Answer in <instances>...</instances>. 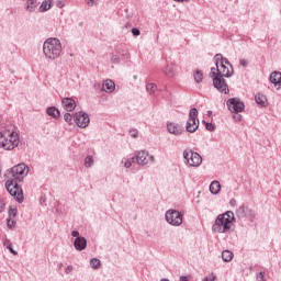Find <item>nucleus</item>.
<instances>
[{
    "label": "nucleus",
    "mask_w": 281,
    "mask_h": 281,
    "mask_svg": "<svg viewBox=\"0 0 281 281\" xmlns=\"http://www.w3.org/2000/svg\"><path fill=\"white\" fill-rule=\"evenodd\" d=\"M167 131L171 135H176L177 137L183 133V126L179 123L167 122Z\"/></svg>",
    "instance_id": "obj_13"
},
{
    "label": "nucleus",
    "mask_w": 281,
    "mask_h": 281,
    "mask_svg": "<svg viewBox=\"0 0 281 281\" xmlns=\"http://www.w3.org/2000/svg\"><path fill=\"white\" fill-rule=\"evenodd\" d=\"M43 54L47 60H56L63 54V44L56 37L47 38L43 44Z\"/></svg>",
    "instance_id": "obj_3"
},
{
    "label": "nucleus",
    "mask_w": 281,
    "mask_h": 281,
    "mask_svg": "<svg viewBox=\"0 0 281 281\" xmlns=\"http://www.w3.org/2000/svg\"><path fill=\"white\" fill-rule=\"evenodd\" d=\"M236 221L234 212L226 211L223 214L217 215L212 226V232L215 234H232V223Z\"/></svg>",
    "instance_id": "obj_2"
},
{
    "label": "nucleus",
    "mask_w": 281,
    "mask_h": 281,
    "mask_svg": "<svg viewBox=\"0 0 281 281\" xmlns=\"http://www.w3.org/2000/svg\"><path fill=\"white\" fill-rule=\"evenodd\" d=\"M14 225H16V221H14V218H12V217H9V218L7 220V227H8L9 229H12V227H14Z\"/></svg>",
    "instance_id": "obj_32"
},
{
    "label": "nucleus",
    "mask_w": 281,
    "mask_h": 281,
    "mask_svg": "<svg viewBox=\"0 0 281 281\" xmlns=\"http://www.w3.org/2000/svg\"><path fill=\"white\" fill-rule=\"evenodd\" d=\"M146 91L150 94H153L155 91H157V85L155 83H147L146 85Z\"/></svg>",
    "instance_id": "obj_31"
},
{
    "label": "nucleus",
    "mask_w": 281,
    "mask_h": 281,
    "mask_svg": "<svg viewBox=\"0 0 281 281\" xmlns=\"http://www.w3.org/2000/svg\"><path fill=\"white\" fill-rule=\"evenodd\" d=\"M255 100H256V102H257V104H258L259 106H267V102H268L267 95H265V94H262V93H257V94L255 95Z\"/></svg>",
    "instance_id": "obj_19"
},
{
    "label": "nucleus",
    "mask_w": 281,
    "mask_h": 281,
    "mask_svg": "<svg viewBox=\"0 0 281 281\" xmlns=\"http://www.w3.org/2000/svg\"><path fill=\"white\" fill-rule=\"evenodd\" d=\"M71 236H72L74 238H82V236H80V232H78V231H72V232H71Z\"/></svg>",
    "instance_id": "obj_40"
},
{
    "label": "nucleus",
    "mask_w": 281,
    "mask_h": 281,
    "mask_svg": "<svg viewBox=\"0 0 281 281\" xmlns=\"http://www.w3.org/2000/svg\"><path fill=\"white\" fill-rule=\"evenodd\" d=\"M215 280H216V277L213 276L212 278L205 277L202 281H215Z\"/></svg>",
    "instance_id": "obj_46"
},
{
    "label": "nucleus",
    "mask_w": 281,
    "mask_h": 281,
    "mask_svg": "<svg viewBox=\"0 0 281 281\" xmlns=\"http://www.w3.org/2000/svg\"><path fill=\"white\" fill-rule=\"evenodd\" d=\"M239 64L241 65V67H247V65H249V61H247V59H240Z\"/></svg>",
    "instance_id": "obj_42"
},
{
    "label": "nucleus",
    "mask_w": 281,
    "mask_h": 281,
    "mask_svg": "<svg viewBox=\"0 0 281 281\" xmlns=\"http://www.w3.org/2000/svg\"><path fill=\"white\" fill-rule=\"evenodd\" d=\"M132 34H133V36H139V34H142V32L139 31V29L133 27L132 29Z\"/></svg>",
    "instance_id": "obj_39"
},
{
    "label": "nucleus",
    "mask_w": 281,
    "mask_h": 281,
    "mask_svg": "<svg viewBox=\"0 0 281 281\" xmlns=\"http://www.w3.org/2000/svg\"><path fill=\"white\" fill-rule=\"evenodd\" d=\"M164 74H166L169 78H175V64H167L166 68L164 69Z\"/></svg>",
    "instance_id": "obj_21"
},
{
    "label": "nucleus",
    "mask_w": 281,
    "mask_h": 281,
    "mask_svg": "<svg viewBox=\"0 0 281 281\" xmlns=\"http://www.w3.org/2000/svg\"><path fill=\"white\" fill-rule=\"evenodd\" d=\"M7 249H9L10 254L13 256H19V252L12 248V244L7 245Z\"/></svg>",
    "instance_id": "obj_36"
},
{
    "label": "nucleus",
    "mask_w": 281,
    "mask_h": 281,
    "mask_svg": "<svg viewBox=\"0 0 281 281\" xmlns=\"http://www.w3.org/2000/svg\"><path fill=\"white\" fill-rule=\"evenodd\" d=\"M229 205H231V207H236V199H232L229 201Z\"/></svg>",
    "instance_id": "obj_45"
},
{
    "label": "nucleus",
    "mask_w": 281,
    "mask_h": 281,
    "mask_svg": "<svg viewBox=\"0 0 281 281\" xmlns=\"http://www.w3.org/2000/svg\"><path fill=\"white\" fill-rule=\"evenodd\" d=\"M207 115H212V111L211 110L207 111Z\"/></svg>",
    "instance_id": "obj_52"
},
{
    "label": "nucleus",
    "mask_w": 281,
    "mask_h": 281,
    "mask_svg": "<svg viewBox=\"0 0 281 281\" xmlns=\"http://www.w3.org/2000/svg\"><path fill=\"white\" fill-rule=\"evenodd\" d=\"M214 63L217 76H222L224 78H232L234 76V66H232L229 59L223 57V54H216L214 56Z\"/></svg>",
    "instance_id": "obj_4"
},
{
    "label": "nucleus",
    "mask_w": 281,
    "mask_h": 281,
    "mask_svg": "<svg viewBox=\"0 0 281 281\" xmlns=\"http://www.w3.org/2000/svg\"><path fill=\"white\" fill-rule=\"evenodd\" d=\"M57 8H65V3L63 1H57L56 3Z\"/></svg>",
    "instance_id": "obj_47"
},
{
    "label": "nucleus",
    "mask_w": 281,
    "mask_h": 281,
    "mask_svg": "<svg viewBox=\"0 0 281 281\" xmlns=\"http://www.w3.org/2000/svg\"><path fill=\"white\" fill-rule=\"evenodd\" d=\"M180 281H190V277L182 276L180 277Z\"/></svg>",
    "instance_id": "obj_48"
},
{
    "label": "nucleus",
    "mask_w": 281,
    "mask_h": 281,
    "mask_svg": "<svg viewBox=\"0 0 281 281\" xmlns=\"http://www.w3.org/2000/svg\"><path fill=\"white\" fill-rule=\"evenodd\" d=\"M210 192L211 194H218L221 192V182L214 180L210 184Z\"/></svg>",
    "instance_id": "obj_20"
},
{
    "label": "nucleus",
    "mask_w": 281,
    "mask_h": 281,
    "mask_svg": "<svg viewBox=\"0 0 281 281\" xmlns=\"http://www.w3.org/2000/svg\"><path fill=\"white\" fill-rule=\"evenodd\" d=\"M0 207H3V204H0Z\"/></svg>",
    "instance_id": "obj_54"
},
{
    "label": "nucleus",
    "mask_w": 281,
    "mask_h": 281,
    "mask_svg": "<svg viewBox=\"0 0 281 281\" xmlns=\"http://www.w3.org/2000/svg\"><path fill=\"white\" fill-rule=\"evenodd\" d=\"M61 104L65 111L71 112L76 109V101L71 98H64L61 100Z\"/></svg>",
    "instance_id": "obj_15"
},
{
    "label": "nucleus",
    "mask_w": 281,
    "mask_h": 281,
    "mask_svg": "<svg viewBox=\"0 0 281 281\" xmlns=\"http://www.w3.org/2000/svg\"><path fill=\"white\" fill-rule=\"evenodd\" d=\"M94 164L93 156H87L85 158V167L86 168H92Z\"/></svg>",
    "instance_id": "obj_30"
},
{
    "label": "nucleus",
    "mask_w": 281,
    "mask_h": 281,
    "mask_svg": "<svg viewBox=\"0 0 281 281\" xmlns=\"http://www.w3.org/2000/svg\"><path fill=\"white\" fill-rule=\"evenodd\" d=\"M133 166V164L131 162V159H126L125 161H124V167L125 168H131Z\"/></svg>",
    "instance_id": "obj_41"
},
{
    "label": "nucleus",
    "mask_w": 281,
    "mask_h": 281,
    "mask_svg": "<svg viewBox=\"0 0 281 281\" xmlns=\"http://www.w3.org/2000/svg\"><path fill=\"white\" fill-rule=\"evenodd\" d=\"M19 134L13 130L0 131V148L3 150H14L19 146Z\"/></svg>",
    "instance_id": "obj_5"
},
{
    "label": "nucleus",
    "mask_w": 281,
    "mask_h": 281,
    "mask_svg": "<svg viewBox=\"0 0 281 281\" xmlns=\"http://www.w3.org/2000/svg\"><path fill=\"white\" fill-rule=\"evenodd\" d=\"M270 82L277 87V89H281V72L274 71L270 75Z\"/></svg>",
    "instance_id": "obj_16"
},
{
    "label": "nucleus",
    "mask_w": 281,
    "mask_h": 281,
    "mask_svg": "<svg viewBox=\"0 0 281 281\" xmlns=\"http://www.w3.org/2000/svg\"><path fill=\"white\" fill-rule=\"evenodd\" d=\"M64 120H65V122H67V124H69L71 126V121L74 120V116L69 113H66L64 115Z\"/></svg>",
    "instance_id": "obj_33"
},
{
    "label": "nucleus",
    "mask_w": 281,
    "mask_h": 281,
    "mask_svg": "<svg viewBox=\"0 0 281 281\" xmlns=\"http://www.w3.org/2000/svg\"><path fill=\"white\" fill-rule=\"evenodd\" d=\"M199 110L196 108H192L189 111V119L186 124L187 133H196L199 131Z\"/></svg>",
    "instance_id": "obj_8"
},
{
    "label": "nucleus",
    "mask_w": 281,
    "mask_h": 281,
    "mask_svg": "<svg viewBox=\"0 0 281 281\" xmlns=\"http://www.w3.org/2000/svg\"><path fill=\"white\" fill-rule=\"evenodd\" d=\"M36 0H29L26 2V7H25V10L26 12H36Z\"/></svg>",
    "instance_id": "obj_24"
},
{
    "label": "nucleus",
    "mask_w": 281,
    "mask_h": 281,
    "mask_svg": "<svg viewBox=\"0 0 281 281\" xmlns=\"http://www.w3.org/2000/svg\"><path fill=\"white\" fill-rule=\"evenodd\" d=\"M74 119L79 128H87V126H89V123L91 122V119H89V114H87L85 111L77 112Z\"/></svg>",
    "instance_id": "obj_11"
},
{
    "label": "nucleus",
    "mask_w": 281,
    "mask_h": 281,
    "mask_svg": "<svg viewBox=\"0 0 281 281\" xmlns=\"http://www.w3.org/2000/svg\"><path fill=\"white\" fill-rule=\"evenodd\" d=\"M102 91H105V93H113V91H115V82L111 79L105 80L102 86Z\"/></svg>",
    "instance_id": "obj_17"
},
{
    "label": "nucleus",
    "mask_w": 281,
    "mask_h": 281,
    "mask_svg": "<svg viewBox=\"0 0 281 281\" xmlns=\"http://www.w3.org/2000/svg\"><path fill=\"white\" fill-rule=\"evenodd\" d=\"M111 63L114 65H120V57L117 55H112Z\"/></svg>",
    "instance_id": "obj_37"
},
{
    "label": "nucleus",
    "mask_w": 281,
    "mask_h": 281,
    "mask_svg": "<svg viewBox=\"0 0 281 281\" xmlns=\"http://www.w3.org/2000/svg\"><path fill=\"white\" fill-rule=\"evenodd\" d=\"M222 259L224 260V262H232V260H234V252H232L231 250H224L222 252Z\"/></svg>",
    "instance_id": "obj_23"
},
{
    "label": "nucleus",
    "mask_w": 281,
    "mask_h": 281,
    "mask_svg": "<svg viewBox=\"0 0 281 281\" xmlns=\"http://www.w3.org/2000/svg\"><path fill=\"white\" fill-rule=\"evenodd\" d=\"M74 247L77 251H85V249H87V238L83 236L75 238Z\"/></svg>",
    "instance_id": "obj_14"
},
{
    "label": "nucleus",
    "mask_w": 281,
    "mask_h": 281,
    "mask_svg": "<svg viewBox=\"0 0 281 281\" xmlns=\"http://www.w3.org/2000/svg\"><path fill=\"white\" fill-rule=\"evenodd\" d=\"M123 56H125V58H131V55L128 53H123Z\"/></svg>",
    "instance_id": "obj_50"
},
{
    "label": "nucleus",
    "mask_w": 281,
    "mask_h": 281,
    "mask_svg": "<svg viewBox=\"0 0 281 281\" xmlns=\"http://www.w3.org/2000/svg\"><path fill=\"white\" fill-rule=\"evenodd\" d=\"M165 218L169 225H172L173 227H179L183 224V213L170 209L166 212Z\"/></svg>",
    "instance_id": "obj_9"
},
{
    "label": "nucleus",
    "mask_w": 281,
    "mask_h": 281,
    "mask_svg": "<svg viewBox=\"0 0 281 281\" xmlns=\"http://www.w3.org/2000/svg\"><path fill=\"white\" fill-rule=\"evenodd\" d=\"M30 172V167L24 162L18 164L12 167L7 173L5 177L8 178L5 182V189L15 199L18 203L23 201V189L20 183H23V179L27 177Z\"/></svg>",
    "instance_id": "obj_1"
},
{
    "label": "nucleus",
    "mask_w": 281,
    "mask_h": 281,
    "mask_svg": "<svg viewBox=\"0 0 281 281\" xmlns=\"http://www.w3.org/2000/svg\"><path fill=\"white\" fill-rule=\"evenodd\" d=\"M131 164H139V158L137 156V151L135 153V156L130 158Z\"/></svg>",
    "instance_id": "obj_38"
},
{
    "label": "nucleus",
    "mask_w": 281,
    "mask_h": 281,
    "mask_svg": "<svg viewBox=\"0 0 281 281\" xmlns=\"http://www.w3.org/2000/svg\"><path fill=\"white\" fill-rule=\"evenodd\" d=\"M16 213H18L16 209L10 207V210H9V218H14L16 216Z\"/></svg>",
    "instance_id": "obj_35"
},
{
    "label": "nucleus",
    "mask_w": 281,
    "mask_h": 281,
    "mask_svg": "<svg viewBox=\"0 0 281 281\" xmlns=\"http://www.w3.org/2000/svg\"><path fill=\"white\" fill-rule=\"evenodd\" d=\"M72 271H74V266H67L66 273L69 274Z\"/></svg>",
    "instance_id": "obj_44"
},
{
    "label": "nucleus",
    "mask_w": 281,
    "mask_h": 281,
    "mask_svg": "<svg viewBox=\"0 0 281 281\" xmlns=\"http://www.w3.org/2000/svg\"><path fill=\"white\" fill-rule=\"evenodd\" d=\"M233 117H234V120H236L237 122H241V120H243V115H240V114L234 115Z\"/></svg>",
    "instance_id": "obj_43"
},
{
    "label": "nucleus",
    "mask_w": 281,
    "mask_h": 281,
    "mask_svg": "<svg viewBox=\"0 0 281 281\" xmlns=\"http://www.w3.org/2000/svg\"><path fill=\"white\" fill-rule=\"evenodd\" d=\"M47 115L49 117H53L54 120H58L60 117V110H58L56 106H49L46 109Z\"/></svg>",
    "instance_id": "obj_18"
},
{
    "label": "nucleus",
    "mask_w": 281,
    "mask_h": 281,
    "mask_svg": "<svg viewBox=\"0 0 281 281\" xmlns=\"http://www.w3.org/2000/svg\"><path fill=\"white\" fill-rule=\"evenodd\" d=\"M193 78L198 85H201V82H203V71L195 69L193 71Z\"/></svg>",
    "instance_id": "obj_25"
},
{
    "label": "nucleus",
    "mask_w": 281,
    "mask_h": 281,
    "mask_svg": "<svg viewBox=\"0 0 281 281\" xmlns=\"http://www.w3.org/2000/svg\"><path fill=\"white\" fill-rule=\"evenodd\" d=\"M58 269H63V263H59V265H58Z\"/></svg>",
    "instance_id": "obj_51"
},
{
    "label": "nucleus",
    "mask_w": 281,
    "mask_h": 281,
    "mask_svg": "<svg viewBox=\"0 0 281 281\" xmlns=\"http://www.w3.org/2000/svg\"><path fill=\"white\" fill-rule=\"evenodd\" d=\"M226 105L231 113H236L237 115L238 113H243V111H245V102L240 101L238 98L228 99L226 101Z\"/></svg>",
    "instance_id": "obj_10"
},
{
    "label": "nucleus",
    "mask_w": 281,
    "mask_h": 281,
    "mask_svg": "<svg viewBox=\"0 0 281 281\" xmlns=\"http://www.w3.org/2000/svg\"><path fill=\"white\" fill-rule=\"evenodd\" d=\"M183 159L187 161L188 166H192L193 168H199V166L203 164V158L191 148L183 150Z\"/></svg>",
    "instance_id": "obj_7"
},
{
    "label": "nucleus",
    "mask_w": 281,
    "mask_h": 281,
    "mask_svg": "<svg viewBox=\"0 0 281 281\" xmlns=\"http://www.w3.org/2000/svg\"><path fill=\"white\" fill-rule=\"evenodd\" d=\"M8 243H10V240H7V241L4 243V245H8Z\"/></svg>",
    "instance_id": "obj_53"
},
{
    "label": "nucleus",
    "mask_w": 281,
    "mask_h": 281,
    "mask_svg": "<svg viewBox=\"0 0 281 281\" xmlns=\"http://www.w3.org/2000/svg\"><path fill=\"white\" fill-rule=\"evenodd\" d=\"M130 135L131 137H133V139H137V137L139 136V131L133 128V130H130Z\"/></svg>",
    "instance_id": "obj_34"
},
{
    "label": "nucleus",
    "mask_w": 281,
    "mask_h": 281,
    "mask_svg": "<svg viewBox=\"0 0 281 281\" xmlns=\"http://www.w3.org/2000/svg\"><path fill=\"white\" fill-rule=\"evenodd\" d=\"M52 8V0H44L40 5V12H47Z\"/></svg>",
    "instance_id": "obj_26"
},
{
    "label": "nucleus",
    "mask_w": 281,
    "mask_h": 281,
    "mask_svg": "<svg viewBox=\"0 0 281 281\" xmlns=\"http://www.w3.org/2000/svg\"><path fill=\"white\" fill-rule=\"evenodd\" d=\"M210 78L213 80V87L217 89L220 93H229V87L227 86V81L225 80V77L216 74V67L211 68V72L209 74Z\"/></svg>",
    "instance_id": "obj_6"
},
{
    "label": "nucleus",
    "mask_w": 281,
    "mask_h": 281,
    "mask_svg": "<svg viewBox=\"0 0 281 281\" xmlns=\"http://www.w3.org/2000/svg\"><path fill=\"white\" fill-rule=\"evenodd\" d=\"M95 0H88L87 5H89V8L93 7Z\"/></svg>",
    "instance_id": "obj_49"
},
{
    "label": "nucleus",
    "mask_w": 281,
    "mask_h": 281,
    "mask_svg": "<svg viewBox=\"0 0 281 281\" xmlns=\"http://www.w3.org/2000/svg\"><path fill=\"white\" fill-rule=\"evenodd\" d=\"M202 124H204L206 131H210L211 133L216 131V125L215 124H212L205 120L202 121Z\"/></svg>",
    "instance_id": "obj_29"
},
{
    "label": "nucleus",
    "mask_w": 281,
    "mask_h": 281,
    "mask_svg": "<svg viewBox=\"0 0 281 281\" xmlns=\"http://www.w3.org/2000/svg\"><path fill=\"white\" fill-rule=\"evenodd\" d=\"M90 267L91 269H100V267H102V261L98 258H92L90 259Z\"/></svg>",
    "instance_id": "obj_27"
},
{
    "label": "nucleus",
    "mask_w": 281,
    "mask_h": 281,
    "mask_svg": "<svg viewBox=\"0 0 281 281\" xmlns=\"http://www.w3.org/2000/svg\"><path fill=\"white\" fill-rule=\"evenodd\" d=\"M249 207H246L245 205H241L237 209L236 215L238 218H247V211Z\"/></svg>",
    "instance_id": "obj_22"
},
{
    "label": "nucleus",
    "mask_w": 281,
    "mask_h": 281,
    "mask_svg": "<svg viewBox=\"0 0 281 281\" xmlns=\"http://www.w3.org/2000/svg\"><path fill=\"white\" fill-rule=\"evenodd\" d=\"M139 166H148V164H155V156L148 154V150L136 151Z\"/></svg>",
    "instance_id": "obj_12"
},
{
    "label": "nucleus",
    "mask_w": 281,
    "mask_h": 281,
    "mask_svg": "<svg viewBox=\"0 0 281 281\" xmlns=\"http://www.w3.org/2000/svg\"><path fill=\"white\" fill-rule=\"evenodd\" d=\"M246 218H249L250 223H254L256 221V212L248 209V211H246Z\"/></svg>",
    "instance_id": "obj_28"
}]
</instances>
